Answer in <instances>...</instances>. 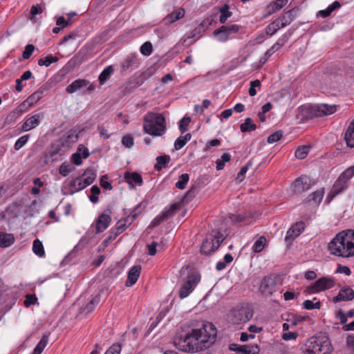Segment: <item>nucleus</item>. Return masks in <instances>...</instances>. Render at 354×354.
Listing matches in <instances>:
<instances>
[{"mask_svg":"<svg viewBox=\"0 0 354 354\" xmlns=\"http://www.w3.org/2000/svg\"><path fill=\"white\" fill-rule=\"evenodd\" d=\"M101 295L100 293L95 295L88 304L82 309V312L89 313L92 312L100 301Z\"/></svg>","mask_w":354,"mask_h":354,"instance_id":"obj_30","label":"nucleus"},{"mask_svg":"<svg viewBox=\"0 0 354 354\" xmlns=\"http://www.w3.org/2000/svg\"><path fill=\"white\" fill-rule=\"evenodd\" d=\"M354 176V166H351L346 169L337 180L335 182L329 194L328 197L330 198H334L348 187V180Z\"/></svg>","mask_w":354,"mask_h":354,"instance_id":"obj_7","label":"nucleus"},{"mask_svg":"<svg viewBox=\"0 0 354 354\" xmlns=\"http://www.w3.org/2000/svg\"><path fill=\"white\" fill-rule=\"evenodd\" d=\"M185 11L183 8H179L177 10H174L171 13L168 15L164 19L165 24L166 25L171 24L177 20L183 18L185 16Z\"/></svg>","mask_w":354,"mask_h":354,"instance_id":"obj_23","label":"nucleus"},{"mask_svg":"<svg viewBox=\"0 0 354 354\" xmlns=\"http://www.w3.org/2000/svg\"><path fill=\"white\" fill-rule=\"evenodd\" d=\"M312 186V180L308 176L297 178L293 183V191L295 193L300 194L308 190Z\"/></svg>","mask_w":354,"mask_h":354,"instance_id":"obj_15","label":"nucleus"},{"mask_svg":"<svg viewBox=\"0 0 354 354\" xmlns=\"http://www.w3.org/2000/svg\"><path fill=\"white\" fill-rule=\"evenodd\" d=\"M143 129L145 133L151 136H162L166 130L165 117L161 114L147 113L144 118Z\"/></svg>","mask_w":354,"mask_h":354,"instance_id":"obj_4","label":"nucleus"},{"mask_svg":"<svg viewBox=\"0 0 354 354\" xmlns=\"http://www.w3.org/2000/svg\"><path fill=\"white\" fill-rule=\"evenodd\" d=\"M122 143L126 147L131 148L134 144L133 138L131 135L124 136L122 139Z\"/></svg>","mask_w":354,"mask_h":354,"instance_id":"obj_59","label":"nucleus"},{"mask_svg":"<svg viewBox=\"0 0 354 354\" xmlns=\"http://www.w3.org/2000/svg\"><path fill=\"white\" fill-rule=\"evenodd\" d=\"M96 171L93 168H87L83 174L80 177H82L84 180V183L87 185L92 184L96 178Z\"/></svg>","mask_w":354,"mask_h":354,"instance_id":"obj_27","label":"nucleus"},{"mask_svg":"<svg viewBox=\"0 0 354 354\" xmlns=\"http://www.w3.org/2000/svg\"><path fill=\"white\" fill-rule=\"evenodd\" d=\"M238 348L239 352L243 354H257L259 352V348L257 345H243Z\"/></svg>","mask_w":354,"mask_h":354,"instance_id":"obj_37","label":"nucleus"},{"mask_svg":"<svg viewBox=\"0 0 354 354\" xmlns=\"http://www.w3.org/2000/svg\"><path fill=\"white\" fill-rule=\"evenodd\" d=\"M218 248V244L215 243L212 237L207 238L202 243L201 247V252L203 254L208 255L213 253Z\"/></svg>","mask_w":354,"mask_h":354,"instance_id":"obj_18","label":"nucleus"},{"mask_svg":"<svg viewBox=\"0 0 354 354\" xmlns=\"http://www.w3.org/2000/svg\"><path fill=\"white\" fill-rule=\"evenodd\" d=\"M250 86L249 88V95L252 97L255 96L257 95V87H260L261 82L259 80H256L254 81L250 82Z\"/></svg>","mask_w":354,"mask_h":354,"instance_id":"obj_55","label":"nucleus"},{"mask_svg":"<svg viewBox=\"0 0 354 354\" xmlns=\"http://www.w3.org/2000/svg\"><path fill=\"white\" fill-rule=\"evenodd\" d=\"M216 15L214 16L211 15L210 17H208L205 18L199 25L198 27L202 29L203 31L206 30L209 26L212 25V23L214 21V19L216 18Z\"/></svg>","mask_w":354,"mask_h":354,"instance_id":"obj_48","label":"nucleus"},{"mask_svg":"<svg viewBox=\"0 0 354 354\" xmlns=\"http://www.w3.org/2000/svg\"><path fill=\"white\" fill-rule=\"evenodd\" d=\"M328 249L333 255L349 257L354 255V230L342 231L331 240Z\"/></svg>","mask_w":354,"mask_h":354,"instance_id":"obj_2","label":"nucleus"},{"mask_svg":"<svg viewBox=\"0 0 354 354\" xmlns=\"http://www.w3.org/2000/svg\"><path fill=\"white\" fill-rule=\"evenodd\" d=\"M288 0H276L274 2L269 4L267 7L268 15H271L283 8L288 3Z\"/></svg>","mask_w":354,"mask_h":354,"instance_id":"obj_28","label":"nucleus"},{"mask_svg":"<svg viewBox=\"0 0 354 354\" xmlns=\"http://www.w3.org/2000/svg\"><path fill=\"white\" fill-rule=\"evenodd\" d=\"M32 251L36 255H37L40 257L44 256V254H45L44 248L41 241H40L39 239H35L33 241Z\"/></svg>","mask_w":354,"mask_h":354,"instance_id":"obj_39","label":"nucleus"},{"mask_svg":"<svg viewBox=\"0 0 354 354\" xmlns=\"http://www.w3.org/2000/svg\"><path fill=\"white\" fill-rule=\"evenodd\" d=\"M229 9L230 6L228 4H224L219 8V12L221 13L219 21L221 24H225L227 19L232 16V13Z\"/></svg>","mask_w":354,"mask_h":354,"instance_id":"obj_32","label":"nucleus"},{"mask_svg":"<svg viewBox=\"0 0 354 354\" xmlns=\"http://www.w3.org/2000/svg\"><path fill=\"white\" fill-rule=\"evenodd\" d=\"M266 239L265 237H260L257 241L254 242L252 250L255 253L260 252L263 250L265 246Z\"/></svg>","mask_w":354,"mask_h":354,"instance_id":"obj_46","label":"nucleus"},{"mask_svg":"<svg viewBox=\"0 0 354 354\" xmlns=\"http://www.w3.org/2000/svg\"><path fill=\"white\" fill-rule=\"evenodd\" d=\"M48 342V336L43 335L41 339L35 348L32 354H41Z\"/></svg>","mask_w":354,"mask_h":354,"instance_id":"obj_38","label":"nucleus"},{"mask_svg":"<svg viewBox=\"0 0 354 354\" xmlns=\"http://www.w3.org/2000/svg\"><path fill=\"white\" fill-rule=\"evenodd\" d=\"M141 266L136 265L133 266L128 272L127 279L125 281V285L127 287L131 286L136 283L140 274Z\"/></svg>","mask_w":354,"mask_h":354,"instance_id":"obj_19","label":"nucleus"},{"mask_svg":"<svg viewBox=\"0 0 354 354\" xmlns=\"http://www.w3.org/2000/svg\"><path fill=\"white\" fill-rule=\"evenodd\" d=\"M344 139L348 147H354V119L348 127V129L345 133Z\"/></svg>","mask_w":354,"mask_h":354,"instance_id":"obj_25","label":"nucleus"},{"mask_svg":"<svg viewBox=\"0 0 354 354\" xmlns=\"http://www.w3.org/2000/svg\"><path fill=\"white\" fill-rule=\"evenodd\" d=\"M253 315L252 306L245 304L233 308L228 315V319L232 324L239 325L248 322Z\"/></svg>","mask_w":354,"mask_h":354,"instance_id":"obj_5","label":"nucleus"},{"mask_svg":"<svg viewBox=\"0 0 354 354\" xmlns=\"http://www.w3.org/2000/svg\"><path fill=\"white\" fill-rule=\"evenodd\" d=\"M324 192L322 189L317 190L314 192L310 195H309L307 201H313L315 203H319L323 198Z\"/></svg>","mask_w":354,"mask_h":354,"instance_id":"obj_41","label":"nucleus"},{"mask_svg":"<svg viewBox=\"0 0 354 354\" xmlns=\"http://www.w3.org/2000/svg\"><path fill=\"white\" fill-rule=\"evenodd\" d=\"M274 21L281 27V28L286 27L291 23L290 19H287V17L284 14L279 16L274 20Z\"/></svg>","mask_w":354,"mask_h":354,"instance_id":"obj_54","label":"nucleus"},{"mask_svg":"<svg viewBox=\"0 0 354 354\" xmlns=\"http://www.w3.org/2000/svg\"><path fill=\"white\" fill-rule=\"evenodd\" d=\"M130 219V216H127L126 218H124V221H119L116 225H115V229L119 231V232H120V234L122 232H123L129 225V221Z\"/></svg>","mask_w":354,"mask_h":354,"instance_id":"obj_50","label":"nucleus"},{"mask_svg":"<svg viewBox=\"0 0 354 354\" xmlns=\"http://www.w3.org/2000/svg\"><path fill=\"white\" fill-rule=\"evenodd\" d=\"M100 184L102 188H104L106 190H111L113 189V187H112L111 183H109L108 181L107 175H104L101 177L100 180Z\"/></svg>","mask_w":354,"mask_h":354,"instance_id":"obj_57","label":"nucleus"},{"mask_svg":"<svg viewBox=\"0 0 354 354\" xmlns=\"http://www.w3.org/2000/svg\"><path fill=\"white\" fill-rule=\"evenodd\" d=\"M187 144V142L185 141L184 138H183V136H180L178 137L176 140H175V142H174V149L176 150H180V149H182L185 145Z\"/></svg>","mask_w":354,"mask_h":354,"instance_id":"obj_62","label":"nucleus"},{"mask_svg":"<svg viewBox=\"0 0 354 354\" xmlns=\"http://www.w3.org/2000/svg\"><path fill=\"white\" fill-rule=\"evenodd\" d=\"M305 223L299 221L294 224L287 232L285 241L287 243H292V241L299 236L304 230Z\"/></svg>","mask_w":354,"mask_h":354,"instance_id":"obj_14","label":"nucleus"},{"mask_svg":"<svg viewBox=\"0 0 354 354\" xmlns=\"http://www.w3.org/2000/svg\"><path fill=\"white\" fill-rule=\"evenodd\" d=\"M140 53L145 56H149L153 51V46L150 41L145 42L140 47Z\"/></svg>","mask_w":354,"mask_h":354,"instance_id":"obj_47","label":"nucleus"},{"mask_svg":"<svg viewBox=\"0 0 354 354\" xmlns=\"http://www.w3.org/2000/svg\"><path fill=\"white\" fill-rule=\"evenodd\" d=\"M240 26L237 24L230 26H222L219 28L214 30L213 35L221 42H225L228 40L232 33H237L239 31Z\"/></svg>","mask_w":354,"mask_h":354,"instance_id":"obj_10","label":"nucleus"},{"mask_svg":"<svg viewBox=\"0 0 354 354\" xmlns=\"http://www.w3.org/2000/svg\"><path fill=\"white\" fill-rule=\"evenodd\" d=\"M191 121L189 117H183L179 122V129L180 133L183 134L187 131V126Z\"/></svg>","mask_w":354,"mask_h":354,"instance_id":"obj_53","label":"nucleus"},{"mask_svg":"<svg viewBox=\"0 0 354 354\" xmlns=\"http://www.w3.org/2000/svg\"><path fill=\"white\" fill-rule=\"evenodd\" d=\"M113 72V66H109L106 68H105L102 72L99 75V82L101 85L104 84L105 82L109 79L111 75Z\"/></svg>","mask_w":354,"mask_h":354,"instance_id":"obj_36","label":"nucleus"},{"mask_svg":"<svg viewBox=\"0 0 354 354\" xmlns=\"http://www.w3.org/2000/svg\"><path fill=\"white\" fill-rule=\"evenodd\" d=\"M189 176L188 174H183L179 176L178 180L176 183V187L179 189H184L189 181Z\"/></svg>","mask_w":354,"mask_h":354,"instance_id":"obj_43","label":"nucleus"},{"mask_svg":"<svg viewBox=\"0 0 354 354\" xmlns=\"http://www.w3.org/2000/svg\"><path fill=\"white\" fill-rule=\"evenodd\" d=\"M37 301V298L35 295H26L25 301H24V304L26 307H29L31 305L35 304Z\"/></svg>","mask_w":354,"mask_h":354,"instance_id":"obj_56","label":"nucleus"},{"mask_svg":"<svg viewBox=\"0 0 354 354\" xmlns=\"http://www.w3.org/2000/svg\"><path fill=\"white\" fill-rule=\"evenodd\" d=\"M88 84V82L87 80L84 79H77L67 86L66 91L68 93H73L82 88L86 86Z\"/></svg>","mask_w":354,"mask_h":354,"instance_id":"obj_24","label":"nucleus"},{"mask_svg":"<svg viewBox=\"0 0 354 354\" xmlns=\"http://www.w3.org/2000/svg\"><path fill=\"white\" fill-rule=\"evenodd\" d=\"M43 117L44 113H37L27 118L21 126V130L26 132L35 129L40 124Z\"/></svg>","mask_w":354,"mask_h":354,"instance_id":"obj_17","label":"nucleus"},{"mask_svg":"<svg viewBox=\"0 0 354 354\" xmlns=\"http://www.w3.org/2000/svg\"><path fill=\"white\" fill-rule=\"evenodd\" d=\"M335 111L336 106L335 105H329L327 104L308 105L301 107L303 116L306 119L328 115Z\"/></svg>","mask_w":354,"mask_h":354,"instance_id":"obj_6","label":"nucleus"},{"mask_svg":"<svg viewBox=\"0 0 354 354\" xmlns=\"http://www.w3.org/2000/svg\"><path fill=\"white\" fill-rule=\"evenodd\" d=\"M203 32L201 28H200L198 26L196 27V28H194L192 33H191V35L187 37L185 40H184V42H187L188 41L189 39H192L193 38H195L196 37V39H198L201 37V32Z\"/></svg>","mask_w":354,"mask_h":354,"instance_id":"obj_60","label":"nucleus"},{"mask_svg":"<svg viewBox=\"0 0 354 354\" xmlns=\"http://www.w3.org/2000/svg\"><path fill=\"white\" fill-rule=\"evenodd\" d=\"M58 60H59V58L57 56H54V55L50 54L44 57L40 58L38 60V65L40 66H45L48 67L51 64L55 63Z\"/></svg>","mask_w":354,"mask_h":354,"instance_id":"obj_35","label":"nucleus"},{"mask_svg":"<svg viewBox=\"0 0 354 354\" xmlns=\"http://www.w3.org/2000/svg\"><path fill=\"white\" fill-rule=\"evenodd\" d=\"M29 135H25L21 137H20L15 142L14 145V148L16 151L19 150L21 148H22L28 141L29 140Z\"/></svg>","mask_w":354,"mask_h":354,"instance_id":"obj_49","label":"nucleus"},{"mask_svg":"<svg viewBox=\"0 0 354 354\" xmlns=\"http://www.w3.org/2000/svg\"><path fill=\"white\" fill-rule=\"evenodd\" d=\"M335 286V281L332 278L322 277L317 280L314 283L308 286L304 292L308 294L317 293L330 288Z\"/></svg>","mask_w":354,"mask_h":354,"instance_id":"obj_8","label":"nucleus"},{"mask_svg":"<svg viewBox=\"0 0 354 354\" xmlns=\"http://www.w3.org/2000/svg\"><path fill=\"white\" fill-rule=\"evenodd\" d=\"M304 308L307 310L319 309L321 307V302L317 301L313 303V301L306 300L302 304Z\"/></svg>","mask_w":354,"mask_h":354,"instance_id":"obj_51","label":"nucleus"},{"mask_svg":"<svg viewBox=\"0 0 354 354\" xmlns=\"http://www.w3.org/2000/svg\"><path fill=\"white\" fill-rule=\"evenodd\" d=\"M201 277L198 274L189 276L187 281L179 290V296L181 299L187 297L194 290V286L200 281Z\"/></svg>","mask_w":354,"mask_h":354,"instance_id":"obj_11","label":"nucleus"},{"mask_svg":"<svg viewBox=\"0 0 354 354\" xmlns=\"http://www.w3.org/2000/svg\"><path fill=\"white\" fill-rule=\"evenodd\" d=\"M277 278L274 276H268L264 277L260 285V290L266 296L272 295L275 291Z\"/></svg>","mask_w":354,"mask_h":354,"instance_id":"obj_12","label":"nucleus"},{"mask_svg":"<svg viewBox=\"0 0 354 354\" xmlns=\"http://www.w3.org/2000/svg\"><path fill=\"white\" fill-rule=\"evenodd\" d=\"M301 350L304 354H330L333 347L327 336L319 335L309 338Z\"/></svg>","mask_w":354,"mask_h":354,"instance_id":"obj_3","label":"nucleus"},{"mask_svg":"<svg viewBox=\"0 0 354 354\" xmlns=\"http://www.w3.org/2000/svg\"><path fill=\"white\" fill-rule=\"evenodd\" d=\"M110 213V209H107L99 215L95 222L96 233L104 232L109 226L111 221Z\"/></svg>","mask_w":354,"mask_h":354,"instance_id":"obj_13","label":"nucleus"},{"mask_svg":"<svg viewBox=\"0 0 354 354\" xmlns=\"http://www.w3.org/2000/svg\"><path fill=\"white\" fill-rule=\"evenodd\" d=\"M124 178L131 186H133L134 184L141 186L143 183L141 175L137 172L126 171L124 174Z\"/></svg>","mask_w":354,"mask_h":354,"instance_id":"obj_22","label":"nucleus"},{"mask_svg":"<svg viewBox=\"0 0 354 354\" xmlns=\"http://www.w3.org/2000/svg\"><path fill=\"white\" fill-rule=\"evenodd\" d=\"M231 160V155L228 153H224L221 156L220 159H218L216 162V169L221 170L225 166V163L229 162Z\"/></svg>","mask_w":354,"mask_h":354,"instance_id":"obj_42","label":"nucleus"},{"mask_svg":"<svg viewBox=\"0 0 354 354\" xmlns=\"http://www.w3.org/2000/svg\"><path fill=\"white\" fill-rule=\"evenodd\" d=\"M280 28H281V27L274 21H273L269 25H268L266 26V30H265L266 34L268 36H272Z\"/></svg>","mask_w":354,"mask_h":354,"instance_id":"obj_45","label":"nucleus"},{"mask_svg":"<svg viewBox=\"0 0 354 354\" xmlns=\"http://www.w3.org/2000/svg\"><path fill=\"white\" fill-rule=\"evenodd\" d=\"M14 241L15 238L12 234H8L4 232L0 233V247H9L14 243Z\"/></svg>","mask_w":354,"mask_h":354,"instance_id":"obj_29","label":"nucleus"},{"mask_svg":"<svg viewBox=\"0 0 354 354\" xmlns=\"http://www.w3.org/2000/svg\"><path fill=\"white\" fill-rule=\"evenodd\" d=\"M31 106L32 105L29 102H27V100H24L7 116L6 120H8L9 118H17L19 117L24 113L26 112Z\"/></svg>","mask_w":354,"mask_h":354,"instance_id":"obj_20","label":"nucleus"},{"mask_svg":"<svg viewBox=\"0 0 354 354\" xmlns=\"http://www.w3.org/2000/svg\"><path fill=\"white\" fill-rule=\"evenodd\" d=\"M310 147L308 145L299 146L295 151V157L298 159H304L306 157L309 152Z\"/></svg>","mask_w":354,"mask_h":354,"instance_id":"obj_40","label":"nucleus"},{"mask_svg":"<svg viewBox=\"0 0 354 354\" xmlns=\"http://www.w3.org/2000/svg\"><path fill=\"white\" fill-rule=\"evenodd\" d=\"M353 299L354 290L348 286H344L339 290L338 295L333 297V301L334 303H338L343 301H352Z\"/></svg>","mask_w":354,"mask_h":354,"instance_id":"obj_16","label":"nucleus"},{"mask_svg":"<svg viewBox=\"0 0 354 354\" xmlns=\"http://www.w3.org/2000/svg\"><path fill=\"white\" fill-rule=\"evenodd\" d=\"M181 207L182 204L180 203H176L169 207H166L160 214L153 218L151 223L150 227L151 228L157 227L165 220L176 214V212L181 208Z\"/></svg>","mask_w":354,"mask_h":354,"instance_id":"obj_9","label":"nucleus"},{"mask_svg":"<svg viewBox=\"0 0 354 354\" xmlns=\"http://www.w3.org/2000/svg\"><path fill=\"white\" fill-rule=\"evenodd\" d=\"M256 129L257 126L252 122V120L250 118H245L244 122L240 126L241 131L243 133L250 132Z\"/></svg>","mask_w":354,"mask_h":354,"instance_id":"obj_34","label":"nucleus"},{"mask_svg":"<svg viewBox=\"0 0 354 354\" xmlns=\"http://www.w3.org/2000/svg\"><path fill=\"white\" fill-rule=\"evenodd\" d=\"M216 335L215 326L207 322L199 328L177 333L174 339V344L181 351L197 353L209 348L214 343Z\"/></svg>","mask_w":354,"mask_h":354,"instance_id":"obj_1","label":"nucleus"},{"mask_svg":"<svg viewBox=\"0 0 354 354\" xmlns=\"http://www.w3.org/2000/svg\"><path fill=\"white\" fill-rule=\"evenodd\" d=\"M73 169H75V167L72 165L64 162L60 165L59 172L62 176H66Z\"/></svg>","mask_w":354,"mask_h":354,"instance_id":"obj_44","label":"nucleus"},{"mask_svg":"<svg viewBox=\"0 0 354 354\" xmlns=\"http://www.w3.org/2000/svg\"><path fill=\"white\" fill-rule=\"evenodd\" d=\"M157 163L154 166L156 171H160L163 167H166L170 161V156L168 155L160 156L156 158Z\"/></svg>","mask_w":354,"mask_h":354,"instance_id":"obj_33","label":"nucleus"},{"mask_svg":"<svg viewBox=\"0 0 354 354\" xmlns=\"http://www.w3.org/2000/svg\"><path fill=\"white\" fill-rule=\"evenodd\" d=\"M283 136V131L281 130L277 131L270 134L267 139V142L270 144L274 143L279 140Z\"/></svg>","mask_w":354,"mask_h":354,"instance_id":"obj_52","label":"nucleus"},{"mask_svg":"<svg viewBox=\"0 0 354 354\" xmlns=\"http://www.w3.org/2000/svg\"><path fill=\"white\" fill-rule=\"evenodd\" d=\"M346 346L350 348L351 352H354V336L352 335L346 337Z\"/></svg>","mask_w":354,"mask_h":354,"instance_id":"obj_64","label":"nucleus"},{"mask_svg":"<svg viewBox=\"0 0 354 354\" xmlns=\"http://www.w3.org/2000/svg\"><path fill=\"white\" fill-rule=\"evenodd\" d=\"M121 348L120 344H114L106 352H110V354H120Z\"/></svg>","mask_w":354,"mask_h":354,"instance_id":"obj_63","label":"nucleus"},{"mask_svg":"<svg viewBox=\"0 0 354 354\" xmlns=\"http://www.w3.org/2000/svg\"><path fill=\"white\" fill-rule=\"evenodd\" d=\"M46 88L40 87L38 90L31 94L26 100L32 106L36 104L40 99L42 98Z\"/></svg>","mask_w":354,"mask_h":354,"instance_id":"obj_31","label":"nucleus"},{"mask_svg":"<svg viewBox=\"0 0 354 354\" xmlns=\"http://www.w3.org/2000/svg\"><path fill=\"white\" fill-rule=\"evenodd\" d=\"M35 50V46L32 44H28L25 47V50L23 52L22 57L24 59H28L32 55Z\"/></svg>","mask_w":354,"mask_h":354,"instance_id":"obj_58","label":"nucleus"},{"mask_svg":"<svg viewBox=\"0 0 354 354\" xmlns=\"http://www.w3.org/2000/svg\"><path fill=\"white\" fill-rule=\"evenodd\" d=\"M140 205H138L131 212V214L128 216H130V219L129 221V225H131L133 221L138 217V216L140 214L141 211H138L140 209Z\"/></svg>","mask_w":354,"mask_h":354,"instance_id":"obj_61","label":"nucleus"},{"mask_svg":"<svg viewBox=\"0 0 354 354\" xmlns=\"http://www.w3.org/2000/svg\"><path fill=\"white\" fill-rule=\"evenodd\" d=\"M288 41L286 35H283L266 52V57H270L274 53L279 50Z\"/></svg>","mask_w":354,"mask_h":354,"instance_id":"obj_26","label":"nucleus"},{"mask_svg":"<svg viewBox=\"0 0 354 354\" xmlns=\"http://www.w3.org/2000/svg\"><path fill=\"white\" fill-rule=\"evenodd\" d=\"M139 62L135 54L127 56L122 62L121 66L124 71L138 68Z\"/></svg>","mask_w":354,"mask_h":354,"instance_id":"obj_21","label":"nucleus"}]
</instances>
